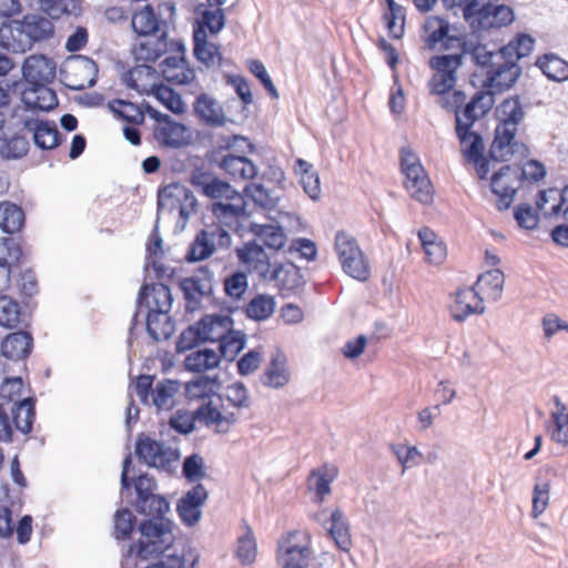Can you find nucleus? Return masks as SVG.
Here are the masks:
<instances>
[{
  "mask_svg": "<svg viewBox=\"0 0 568 568\" xmlns=\"http://www.w3.org/2000/svg\"><path fill=\"white\" fill-rule=\"evenodd\" d=\"M497 114L499 122L489 149L490 159L506 162L515 156H527L529 153L527 145L516 139L518 124L525 119V111L519 99H506L497 108Z\"/></svg>",
  "mask_w": 568,
  "mask_h": 568,
  "instance_id": "f257e3e1",
  "label": "nucleus"
},
{
  "mask_svg": "<svg viewBox=\"0 0 568 568\" xmlns=\"http://www.w3.org/2000/svg\"><path fill=\"white\" fill-rule=\"evenodd\" d=\"M138 530L141 538L130 545L129 554L143 560L164 554L173 544V523L170 519H144Z\"/></svg>",
  "mask_w": 568,
  "mask_h": 568,
  "instance_id": "f03ea898",
  "label": "nucleus"
},
{
  "mask_svg": "<svg viewBox=\"0 0 568 568\" xmlns=\"http://www.w3.org/2000/svg\"><path fill=\"white\" fill-rule=\"evenodd\" d=\"M400 168L410 196L422 204H430L434 199L432 182L418 156L408 148L400 150Z\"/></svg>",
  "mask_w": 568,
  "mask_h": 568,
  "instance_id": "7ed1b4c3",
  "label": "nucleus"
},
{
  "mask_svg": "<svg viewBox=\"0 0 568 568\" xmlns=\"http://www.w3.org/2000/svg\"><path fill=\"white\" fill-rule=\"evenodd\" d=\"M466 95L462 91H455L450 98L444 99L443 108L453 110L456 116V130L470 129L476 120L484 116L493 105L490 94L478 91L471 100L459 111L465 103Z\"/></svg>",
  "mask_w": 568,
  "mask_h": 568,
  "instance_id": "20e7f679",
  "label": "nucleus"
},
{
  "mask_svg": "<svg viewBox=\"0 0 568 568\" xmlns=\"http://www.w3.org/2000/svg\"><path fill=\"white\" fill-rule=\"evenodd\" d=\"M10 413L0 404V442H12L13 430L17 429L22 434L32 432L36 418L34 400L24 398L17 400L10 408Z\"/></svg>",
  "mask_w": 568,
  "mask_h": 568,
  "instance_id": "39448f33",
  "label": "nucleus"
},
{
  "mask_svg": "<svg viewBox=\"0 0 568 568\" xmlns=\"http://www.w3.org/2000/svg\"><path fill=\"white\" fill-rule=\"evenodd\" d=\"M464 18L471 27L479 29L500 28L514 21V11L505 4L484 3L471 0L465 6Z\"/></svg>",
  "mask_w": 568,
  "mask_h": 568,
  "instance_id": "423d86ee",
  "label": "nucleus"
},
{
  "mask_svg": "<svg viewBox=\"0 0 568 568\" xmlns=\"http://www.w3.org/2000/svg\"><path fill=\"white\" fill-rule=\"evenodd\" d=\"M135 455L139 460L145 463L149 467L166 471H170L173 463L180 458L178 449H173L144 434H140L136 438Z\"/></svg>",
  "mask_w": 568,
  "mask_h": 568,
  "instance_id": "0eeeda50",
  "label": "nucleus"
},
{
  "mask_svg": "<svg viewBox=\"0 0 568 568\" xmlns=\"http://www.w3.org/2000/svg\"><path fill=\"white\" fill-rule=\"evenodd\" d=\"M460 54L437 55L430 59V67L435 70L429 85L430 91L437 95H445L456 83V72L462 67Z\"/></svg>",
  "mask_w": 568,
  "mask_h": 568,
  "instance_id": "6e6552de",
  "label": "nucleus"
},
{
  "mask_svg": "<svg viewBox=\"0 0 568 568\" xmlns=\"http://www.w3.org/2000/svg\"><path fill=\"white\" fill-rule=\"evenodd\" d=\"M520 186V168L505 165L491 176L490 187L497 196V209L504 211L510 207L515 194Z\"/></svg>",
  "mask_w": 568,
  "mask_h": 568,
  "instance_id": "1a4fd4ad",
  "label": "nucleus"
},
{
  "mask_svg": "<svg viewBox=\"0 0 568 568\" xmlns=\"http://www.w3.org/2000/svg\"><path fill=\"white\" fill-rule=\"evenodd\" d=\"M239 261L247 266L248 270L257 271L258 274L267 281L277 278L283 270V264H278L271 270L268 257L262 245L255 241L245 243L242 247L236 248Z\"/></svg>",
  "mask_w": 568,
  "mask_h": 568,
  "instance_id": "9d476101",
  "label": "nucleus"
},
{
  "mask_svg": "<svg viewBox=\"0 0 568 568\" xmlns=\"http://www.w3.org/2000/svg\"><path fill=\"white\" fill-rule=\"evenodd\" d=\"M180 57H168L160 63L161 74L165 81L176 85L189 84L195 80V70L185 59V47L181 41L173 43Z\"/></svg>",
  "mask_w": 568,
  "mask_h": 568,
  "instance_id": "9b49d317",
  "label": "nucleus"
},
{
  "mask_svg": "<svg viewBox=\"0 0 568 568\" xmlns=\"http://www.w3.org/2000/svg\"><path fill=\"white\" fill-rule=\"evenodd\" d=\"M23 129L31 135L33 144L40 150H53L62 142V135L54 121L24 116L21 119Z\"/></svg>",
  "mask_w": 568,
  "mask_h": 568,
  "instance_id": "f8f14e48",
  "label": "nucleus"
},
{
  "mask_svg": "<svg viewBox=\"0 0 568 568\" xmlns=\"http://www.w3.org/2000/svg\"><path fill=\"white\" fill-rule=\"evenodd\" d=\"M327 509L316 515L317 521L327 530L336 547L342 551H348L352 547V537L348 521L341 508H335L326 518Z\"/></svg>",
  "mask_w": 568,
  "mask_h": 568,
  "instance_id": "ddd939ff",
  "label": "nucleus"
},
{
  "mask_svg": "<svg viewBox=\"0 0 568 568\" xmlns=\"http://www.w3.org/2000/svg\"><path fill=\"white\" fill-rule=\"evenodd\" d=\"M207 490L202 484L195 485L179 500L176 510L181 520L189 527L195 525L201 518V506L207 499Z\"/></svg>",
  "mask_w": 568,
  "mask_h": 568,
  "instance_id": "4468645a",
  "label": "nucleus"
},
{
  "mask_svg": "<svg viewBox=\"0 0 568 568\" xmlns=\"http://www.w3.org/2000/svg\"><path fill=\"white\" fill-rule=\"evenodd\" d=\"M132 465V457L129 454L122 465L121 473V490H129L132 485L134 486L136 498L134 503H142V500H148L151 497L158 495V484L153 477L148 474H141L136 478L131 479L129 477V470Z\"/></svg>",
  "mask_w": 568,
  "mask_h": 568,
  "instance_id": "2eb2a0df",
  "label": "nucleus"
},
{
  "mask_svg": "<svg viewBox=\"0 0 568 568\" xmlns=\"http://www.w3.org/2000/svg\"><path fill=\"white\" fill-rule=\"evenodd\" d=\"M520 73L521 69L518 63L505 57L487 70L486 82L490 88L501 92L509 89L517 81Z\"/></svg>",
  "mask_w": 568,
  "mask_h": 568,
  "instance_id": "dca6fc26",
  "label": "nucleus"
},
{
  "mask_svg": "<svg viewBox=\"0 0 568 568\" xmlns=\"http://www.w3.org/2000/svg\"><path fill=\"white\" fill-rule=\"evenodd\" d=\"M450 311L454 320L458 322L465 321L471 314H483L485 312L484 297L479 295L476 287L459 288Z\"/></svg>",
  "mask_w": 568,
  "mask_h": 568,
  "instance_id": "f3484780",
  "label": "nucleus"
},
{
  "mask_svg": "<svg viewBox=\"0 0 568 568\" xmlns=\"http://www.w3.org/2000/svg\"><path fill=\"white\" fill-rule=\"evenodd\" d=\"M24 80L30 84L50 83L55 77V63L44 55H30L22 65Z\"/></svg>",
  "mask_w": 568,
  "mask_h": 568,
  "instance_id": "a211bd4d",
  "label": "nucleus"
},
{
  "mask_svg": "<svg viewBox=\"0 0 568 568\" xmlns=\"http://www.w3.org/2000/svg\"><path fill=\"white\" fill-rule=\"evenodd\" d=\"M146 302L149 310H159L170 312L172 308L173 297L171 290L163 283H153L152 285H143L140 288L136 304L138 308Z\"/></svg>",
  "mask_w": 568,
  "mask_h": 568,
  "instance_id": "6ab92c4d",
  "label": "nucleus"
},
{
  "mask_svg": "<svg viewBox=\"0 0 568 568\" xmlns=\"http://www.w3.org/2000/svg\"><path fill=\"white\" fill-rule=\"evenodd\" d=\"M338 470L334 465L325 464L311 471L307 484L314 491V501L322 504L326 496L332 493L331 485L336 479Z\"/></svg>",
  "mask_w": 568,
  "mask_h": 568,
  "instance_id": "aec40b11",
  "label": "nucleus"
},
{
  "mask_svg": "<svg viewBox=\"0 0 568 568\" xmlns=\"http://www.w3.org/2000/svg\"><path fill=\"white\" fill-rule=\"evenodd\" d=\"M193 44L194 57L206 68L222 65V54L219 45L207 41L206 32L202 27L194 28Z\"/></svg>",
  "mask_w": 568,
  "mask_h": 568,
  "instance_id": "412c9836",
  "label": "nucleus"
},
{
  "mask_svg": "<svg viewBox=\"0 0 568 568\" xmlns=\"http://www.w3.org/2000/svg\"><path fill=\"white\" fill-rule=\"evenodd\" d=\"M22 101L30 110L51 111L58 105L55 92L48 83L32 84L22 92Z\"/></svg>",
  "mask_w": 568,
  "mask_h": 568,
  "instance_id": "4be33fe9",
  "label": "nucleus"
},
{
  "mask_svg": "<svg viewBox=\"0 0 568 568\" xmlns=\"http://www.w3.org/2000/svg\"><path fill=\"white\" fill-rule=\"evenodd\" d=\"M556 409L551 412L547 426L550 439L564 447L568 446V407L560 397H552Z\"/></svg>",
  "mask_w": 568,
  "mask_h": 568,
  "instance_id": "5701e85b",
  "label": "nucleus"
},
{
  "mask_svg": "<svg viewBox=\"0 0 568 568\" xmlns=\"http://www.w3.org/2000/svg\"><path fill=\"white\" fill-rule=\"evenodd\" d=\"M154 138L162 145L174 149L186 146L191 141L187 128L172 119L154 130Z\"/></svg>",
  "mask_w": 568,
  "mask_h": 568,
  "instance_id": "b1692460",
  "label": "nucleus"
},
{
  "mask_svg": "<svg viewBox=\"0 0 568 568\" xmlns=\"http://www.w3.org/2000/svg\"><path fill=\"white\" fill-rule=\"evenodd\" d=\"M0 47L13 53H24L31 49L19 20L0 26Z\"/></svg>",
  "mask_w": 568,
  "mask_h": 568,
  "instance_id": "393cba45",
  "label": "nucleus"
},
{
  "mask_svg": "<svg viewBox=\"0 0 568 568\" xmlns=\"http://www.w3.org/2000/svg\"><path fill=\"white\" fill-rule=\"evenodd\" d=\"M219 166L234 181L251 180L257 174L256 165L244 155L225 154L217 161Z\"/></svg>",
  "mask_w": 568,
  "mask_h": 568,
  "instance_id": "a878e982",
  "label": "nucleus"
},
{
  "mask_svg": "<svg viewBox=\"0 0 568 568\" xmlns=\"http://www.w3.org/2000/svg\"><path fill=\"white\" fill-rule=\"evenodd\" d=\"M19 21L31 47L36 42L50 39L54 33L53 23L42 14L29 13Z\"/></svg>",
  "mask_w": 568,
  "mask_h": 568,
  "instance_id": "bb28decb",
  "label": "nucleus"
},
{
  "mask_svg": "<svg viewBox=\"0 0 568 568\" xmlns=\"http://www.w3.org/2000/svg\"><path fill=\"white\" fill-rule=\"evenodd\" d=\"M22 248L13 239L0 242V291L9 286L11 268L20 263Z\"/></svg>",
  "mask_w": 568,
  "mask_h": 568,
  "instance_id": "cd10ccee",
  "label": "nucleus"
},
{
  "mask_svg": "<svg viewBox=\"0 0 568 568\" xmlns=\"http://www.w3.org/2000/svg\"><path fill=\"white\" fill-rule=\"evenodd\" d=\"M169 313L159 310L148 311L146 332L155 342L169 339L175 331V324Z\"/></svg>",
  "mask_w": 568,
  "mask_h": 568,
  "instance_id": "c85d7f7f",
  "label": "nucleus"
},
{
  "mask_svg": "<svg viewBox=\"0 0 568 568\" xmlns=\"http://www.w3.org/2000/svg\"><path fill=\"white\" fill-rule=\"evenodd\" d=\"M195 114L211 126H221L225 123V114L220 103L206 93H201L194 102Z\"/></svg>",
  "mask_w": 568,
  "mask_h": 568,
  "instance_id": "c756f323",
  "label": "nucleus"
},
{
  "mask_svg": "<svg viewBox=\"0 0 568 568\" xmlns=\"http://www.w3.org/2000/svg\"><path fill=\"white\" fill-rule=\"evenodd\" d=\"M33 338L30 333L18 331L9 334L1 344V353L9 359H21L29 356Z\"/></svg>",
  "mask_w": 568,
  "mask_h": 568,
  "instance_id": "7c9ffc66",
  "label": "nucleus"
},
{
  "mask_svg": "<svg viewBox=\"0 0 568 568\" xmlns=\"http://www.w3.org/2000/svg\"><path fill=\"white\" fill-rule=\"evenodd\" d=\"M169 50L168 33L163 31L155 39H146L134 45L132 53L136 62H155Z\"/></svg>",
  "mask_w": 568,
  "mask_h": 568,
  "instance_id": "2f4dec72",
  "label": "nucleus"
},
{
  "mask_svg": "<svg viewBox=\"0 0 568 568\" xmlns=\"http://www.w3.org/2000/svg\"><path fill=\"white\" fill-rule=\"evenodd\" d=\"M293 171L297 176L298 183L303 187L304 192L313 201L318 200L321 196V182L313 164L303 159H296Z\"/></svg>",
  "mask_w": 568,
  "mask_h": 568,
  "instance_id": "473e14b6",
  "label": "nucleus"
},
{
  "mask_svg": "<svg viewBox=\"0 0 568 568\" xmlns=\"http://www.w3.org/2000/svg\"><path fill=\"white\" fill-rule=\"evenodd\" d=\"M234 203L215 202L212 204V213L222 223L231 226L237 223L241 217H246L250 213L246 211L244 199L235 194Z\"/></svg>",
  "mask_w": 568,
  "mask_h": 568,
  "instance_id": "72a5a7b5",
  "label": "nucleus"
},
{
  "mask_svg": "<svg viewBox=\"0 0 568 568\" xmlns=\"http://www.w3.org/2000/svg\"><path fill=\"white\" fill-rule=\"evenodd\" d=\"M504 283V273L498 268H494L478 277L476 290L479 292V295H484V300L497 302L501 297Z\"/></svg>",
  "mask_w": 568,
  "mask_h": 568,
  "instance_id": "f704fd0d",
  "label": "nucleus"
},
{
  "mask_svg": "<svg viewBox=\"0 0 568 568\" xmlns=\"http://www.w3.org/2000/svg\"><path fill=\"white\" fill-rule=\"evenodd\" d=\"M181 290L187 303L186 307L195 310L200 305L201 300L211 294L212 282L210 278L187 277L181 282Z\"/></svg>",
  "mask_w": 568,
  "mask_h": 568,
  "instance_id": "c9c22d12",
  "label": "nucleus"
},
{
  "mask_svg": "<svg viewBox=\"0 0 568 568\" xmlns=\"http://www.w3.org/2000/svg\"><path fill=\"white\" fill-rule=\"evenodd\" d=\"M195 326L199 327L204 342H214L224 333L223 331L233 326V320L227 315H206Z\"/></svg>",
  "mask_w": 568,
  "mask_h": 568,
  "instance_id": "e433bc0d",
  "label": "nucleus"
},
{
  "mask_svg": "<svg viewBox=\"0 0 568 568\" xmlns=\"http://www.w3.org/2000/svg\"><path fill=\"white\" fill-rule=\"evenodd\" d=\"M215 251V233L201 230L190 244L185 254L187 262H199L211 256Z\"/></svg>",
  "mask_w": 568,
  "mask_h": 568,
  "instance_id": "4c0bfd02",
  "label": "nucleus"
},
{
  "mask_svg": "<svg viewBox=\"0 0 568 568\" xmlns=\"http://www.w3.org/2000/svg\"><path fill=\"white\" fill-rule=\"evenodd\" d=\"M219 387L220 383L217 377L200 375L185 383V397L189 400L210 398L216 394Z\"/></svg>",
  "mask_w": 568,
  "mask_h": 568,
  "instance_id": "58836bf2",
  "label": "nucleus"
},
{
  "mask_svg": "<svg viewBox=\"0 0 568 568\" xmlns=\"http://www.w3.org/2000/svg\"><path fill=\"white\" fill-rule=\"evenodd\" d=\"M73 71L75 74H83L84 78L79 82H69L67 85L73 90H84L87 88H92L98 80L99 68L97 62L88 57L79 55L73 65Z\"/></svg>",
  "mask_w": 568,
  "mask_h": 568,
  "instance_id": "ea45409f",
  "label": "nucleus"
},
{
  "mask_svg": "<svg viewBox=\"0 0 568 568\" xmlns=\"http://www.w3.org/2000/svg\"><path fill=\"white\" fill-rule=\"evenodd\" d=\"M24 224V212L14 203H0V229L8 234L19 232Z\"/></svg>",
  "mask_w": 568,
  "mask_h": 568,
  "instance_id": "a19ab883",
  "label": "nucleus"
},
{
  "mask_svg": "<svg viewBox=\"0 0 568 568\" xmlns=\"http://www.w3.org/2000/svg\"><path fill=\"white\" fill-rule=\"evenodd\" d=\"M422 246L425 251L427 261L432 264H440L446 257V246L438 240L437 235L428 227L418 232Z\"/></svg>",
  "mask_w": 568,
  "mask_h": 568,
  "instance_id": "79ce46f5",
  "label": "nucleus"
},
{
  "mask_svg": "<svg viewBox=\"0 0 568 568\" xmlns=\"http://www.w3.org/2000/svg\"><path fill=\"white\" fill-rule=\"evenodd\" d=\"M181 388V383L173 379H164L156 384L152 390V403L159 410H169L174 406V396Z\"/></svg>",
  "mask_w": 568,
  "mask_h": 568,
  "instance_id": "37998d69",
  "label": "nucleus"
},
{
  "mask_svg": "<svg viewBox=\"0 0 568 568\" xmlns=\"http://www.w3.org/2000/svg\"><path fill=\"white\" fill-rule=\"evenodd\" d=\"M463 52L469 54L477 65L488 69H491L495 62L504 59L503 48L491 51L486 45L474 42H465L463 44Z\"/></svg>",
  "mask_w": 568,
  "mask_h": 568,
  "instance_id": "c03bdc74",
  "label": "nucleus"
},
{
  "mask_svg": "<svg viewBox=\"0 0 568 568\" xmlns=\"http://www.w3.org/2000/svg\"><path fill=\"white\" fill-rule=\"evenodd\" d=\"M536 65L549 80L557 82L568 80V62L554 53L539 58Z\"/></svg>",
  "mask_w": 568,
  "mask_h": 568,
  "instance_id": "a18cd8bd",
  "label": "nucleus"
},
{
  "mask_svg": "<svg viewBox=\"0 0 568 568\" xmlns=\"http://www.w3.org/2000/svg\"><path fill=\"white\" fill-rule=\"evenodd\" d=\"M131 26L136 34L143 37L160 31V21L151 4H146L142 10L133 14Z\"/></svg>",
  "mask_w": 568,
  "mask_h": 568,
  "instance_id": "49530a36",
  "label": "nucleus"
},
{
  "mask_svg": "<svg viewBox=\"0 0 568 568\" xmlns=\"http://www.w3.org/2000/svg\"><path fill=\"white\" fill-rule=\"evenodd\" d=\"M219 337L220 352L226 361H233L236 355L245 347L246 335L241 331H235L232 326L223 331Z\"/></svg>",
  "mask_w": 568,
  "mask_h": 568,
  "instance_id": "de8ad7c7",
  "label": "nucleus"
},
{
  "mask_svg": "<svg viewBox=\"0 0 568 568\" xmlns=\"http://www.w3.org/2000/svg\"><path fill=\"white\" fill-rule=\"evenodd\" d=\"M462 152L468 162H476L484 154L485 145L480 134L470 129L456 130Z\"/></svg>",
  "mask_w": 568,
  "mask_h": 568,
  "instance_id": "09e8293b",
  "label": "nucleus"
},
{
  "mask_svg": "<svg viewBox=\"0 0 568 568\" xmlns=\"http://www.w3.org/2000/svg\"><path fill=\"white\" fill-rule=\"evenodd\" d=\"M219 354L209 348L200 349L189 354L184 359V366L187 371L201 373L219 366Z\"/></svg>",
  "mask_w": 568,
  "mask_h": 568,
  "instance_id": "8fccbe9b",
  "label": "nucleus"
},
{
  "mask_svg": "<svg viewBox=\"0 0 568 568\" xmlns=\"http://www.w3.org/2000/svg\"><path fill=\"white\" fill-rule=\"evenodd\" d=\"M182 193L184 194V185L180 183H171L161 189L158 193V213H179Z\"/></svg>",
  "mask_w": 568,
  "mask_h": 568,
  "instance_id": "3c124183",
  "label": "nucleus"
},
{
  "mask_svg": "<svg viewBox=\"0 0 568 568\" xmlns=\"http://www.w3.org/2000/svg\"><path fill=\"white\" fill-rule=\"evenodd\" d=\"M244 534L237 538L235 557L239 561L246 566L255 561L257 554L256 540L252 528L244 521Z\"/></svg>",
  "mask_w": 568,
  "mask_h": 568,
  "instance_id": "603ef678",
  "label": "nucleus"
},
{
  "mask_svg": "<svg viewBox=\"0 0 568 568\" xmlns=\"http://www.w3.org/2000/svg\"><path fill=\"white\" fill-rule=\"evenodd\" d=\"M134 509L148 519H168L165 514L170 510V504L162 495L158 494L142 503H133Z\"/></svg>",
  "mask_w": 568,
  "mask_h": 568,
  "instance_id": "864d4df0",
  "label": "nucleus"
},
{
  "mask_svg": "<svg viewBox=\"0 0 568 568\" xmlns=\"http://www.w3.org/2000/svg\"><path fill=\"white\" fill-rule=\"evenodd\" d=\"M109 109L114 115L129 123L141 124L144 121V114L141 109L130 101L115 99L109 103Z\"/></svg>",
  "mask_w": 568,
  "mask_h": 568,
  "instance_id": "5fc2aeb1",
  "label": "nucleus"
},
{
  "mask_svg": "<svg viewBox=\"0 0 568 568\" xmlns=\"http://www.w3.org/2000/svg\"><path fill=\"white\" fill-rule=\"evenodd\" d=\"M286 255L292 260H305L306 262L314 261L317 256V246L314 241L306 237L292 239Z\"/></svg>",
  "mask_w": 568,
  "mask_h": 568,
  "instance_id": "6e6d98bb",
  "label": "nucleus"
},
{
  "mask_svg": "<svg viewBox=\"0 0 568 568\" xmlns=\"http://www.w3.org/2000/svg\"><path fill=\"white\" fill-rule=\"evenodd\" d=\"M341 265L348 276L359 282L367 281L371 275L369 264L363 251L358 252V255L354 254L351 257H345Z\"/></svg>",
  "mask_w": 568,
  "mask_h": 568,
  "instance_id": "4d7b16f0",
  "label": "nucleus"
},
{
  "mask_svg": "<svg viewBox=\"0 0 568 568\" xmlns=\"http://www.w3.org/2000/svg\"><path fill=\"white\" fill-rule=\"evenodd\" d=\"M44 11L52 18L59 19L63 14L79 16L81 13L80 0H40Z\"/></svg>",
  "mask_w": 568,
  "mask_h": 568,
  "instance_id": "13d9d810",
  "label": "nucleus"
},
{
  "mask_svg": "<svg viewBox=\"0 0 568 568\" xmlns=\"http://www.w3.org/2000/svg\"><path fill=\"white\" fill-rule=\"evenodd\" d=\"M535 40L528 34H519L515 40L503 47L504 58L518 62L521 58L527 57L534 49Z\"/></svg>",
  "mask_w": 568,
  "mask_h": 568,
  "instance_id": "bf43d9fd",
  "label": "nucleus"
},
{
  "mask_svg": "<svg viewBox=\"0 0 568 568\" xmlns=\"http://www.w3.org/2000/svg\"><path fill=\"white\" fill-rule=\"evenodd\" d=\"M114 532L113 536L118 540H125L131 537L136 525V518L129 508H122L114 514Z\"/></svg>",
  "mask_w": 568,
  "mask_h": 568,
  "instance_id": "052dcab7",
  "label": "nucleus"
},
{
  "mask_svg": "<svg viewBox=\"0 0 568 568\" xmlns=\"http://www.w3.org/2000/svg\"><path fill=\"white\" fill-rule=\"evenodd\" d=\"M199 559V554L194 549L187 548L183 549L181 555H168L159 564L146 568H185L186 562H189L190 568H196Z\"/></svg>",
  "mask_w": 568,
  "mask_h": 568,
  "instance_id": "680f3d73",
  "label": "nucleus"
},
{
  "mask_svg": "<svg viewBox=\"0 0 568 568\" xmlns=\"http://www.w3.org/2000/svg\"><path fill=\"white\" fill-rule=\"evenodd\" d=\"M275 307L273 297L266 295H257L246 305L245 313L248 318L263 321L268 318Z\"/></svg>",
  "mask_w": 568,
  "mask_h": 568,
  "instance_id": "e2e57ef3",
  "label": "nucleus"
},
{
  "mask_svg": "<svg viewBox=\"0 0 568 568\" xmlns=\"http://www.w3.org/2000/svg\"><path fill=\"white\" fill-rule=\"evenodd\" d=\"M154 97L171 112L181 114L184 112V103L179 93L165 84L155 85Z\"/></svg>",
  "mask_w": 568,
  "mask_h": 568,
  "instance_id": "0e129e2a",
  "label": "nucleus"
},
{
  "mask_svg": "<svg viewBox=\"0 0 568 568\" xmlns=\"http://www.w3.org/2000/svg\"><path fill=\"white\" fill-rule=\"evenodd\" d=\"M390 448L403 467L402 473H405L408 468L417 466L423 458L422 452L416 446L396 444L392 445Z\"/></svg>",
  "mask_w": 568,
  "mask_h": 568,
  "instance_id": "69168bd1",
  "label": "nucleus"
},
{
  "mask_svg": "<svg viewBox=\"0 0 568 568\" xmlns=\"http://www.w3.org/2000/svg\"><path fill=\"white\" fill-rule=\"evenodd\" d=\"M20 321V306L9 296H0V325L13 328Z\"/></svg>",
  "mask_w": 568,
  "mask_h": 568,
  "instance_id": "338daca9",
  "label": "nucleus"
},
{
  "mask_svg": "<svg viewBox=\"0 0 568 568\" xmlns=\"http://www.w3.org/2000/svg\"><path fill=\"white\" fill-rule=\"evenodd\" d=\"M29 146V140L26 136L16 134L6 141L0 153L8 160L21 159L28 153Z\"/></svg>",
  "mask_w": 568,
  "mask_h": 568,
  "instance_id": "774afa93",
  "label": "nucleus"
}]
</instances>
